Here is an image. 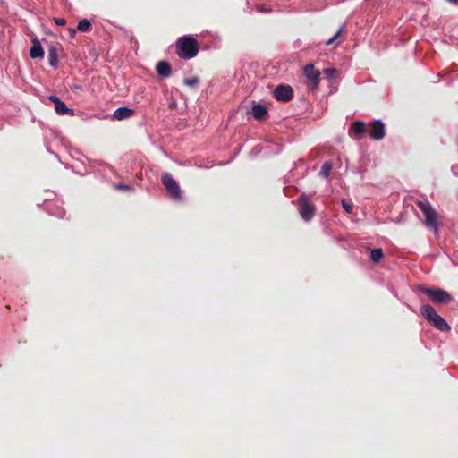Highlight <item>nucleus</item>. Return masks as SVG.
Instances as JSON below:
<instances>
[{
    "label": "nucleus",
    "instance_id": "4",
    "mask_svg": "<svg viewBox=\"0 0 458 458\" xmlns=\"http://www.w3.org/2000/svg\"><path fill=\"white\" fill-rule=\"evenodd\" d=\"M420 289L435 303L445 304L453 299L448 292L440 288L421 287Z\"/></svg>",
    "mask_w": 458,
    "mask_h": 458
},
{
    "label": "nucleus",
    "instance_id": "23",
    "mask_svg": "<svg viewBox=\"0 0 458 458\" xmlns=\"http://www.w3.org/2000/svg\"><path fill=\"white\" fill-rule=\"evenodd\" d=\"M344 28V25L343 24L340 29L335 33L333 37H331L327 42L326 45H331L334 43V41L341 35L343 30Z\"/></svg>",
    "mask_w": 458,
    "mask_h": 458
},
{
    "label": "nucleus",
    "instance_id": "11",
    "mask_svg": "<svg viewBox=\"0 0 458 458\" xmlns=\"http://www.w3.org/2000/svg\"><path fill=\"white\" fill-rule=\"evenodd\" d=\"M386 135V127L382 120H375L371 124L369 136L373 140H381Z\"/></svg>",
    "mask_w": 458,
    "mask_h": 458
},
{
    "label": "nucleus",
    "instance_id": "28",
    "mask_svg": "<svg viewBox=\"0 0 458 458\" xmlns=\"http://www.w3.org/2000/svg\"><path fill=\"white\" fill-rule=\"evenodd\" d=\"M448 3L452 4H458V0H446Z\"/></svg>",
    "mask_w": 458,
    "mask_h": 458
},
{
    "label": "nucleus",
    "instance_id": "2",
    "mask_svg": "<svg viewBox=\"0 0 458 458\" xmlns=\"http://www.w3.org/2000/svg\"><path fill=\"white\" fill-rule=\"evenodd\" d=\"M198 41L191 36L180 37L176 41V54L182 59L190 60L199 52Z\"/></svg>",
    "mask_w": 458,
    "mask_h": 458
},
{
    "label": "nucleus",
    "instance_id": "19",
    "mask_svg": "<svg viewBox=\"0 0 458 458\" xmlns=\"http://www.w3.org/2000/svg\"><path fill=\"white\" fill-rule=\"evenodd\" d=\"M384 258V252L380 248H375L371 250L370 259L373 262H379Z\"/></svg>",
    "mask_w": 458,
    "mask_h": 458
},
{
    "label": "nucleus",
    "instance_id": "27",
    "mask_svg": "<svg viewBox=\"0 0 458 458\" xmlns=\"http://www.w3.org/2000/svg\"><path fill=\"white\" fill-rule=\"evenodd\" d=\"M296 200L298 201H301V200H308L307 198L305 197V195L302 193L301 195H299L296 199Z\"/></svg>",
    "mask_w": 458,
    "mask_h": 458
},
{
    "label": "nucleus",
    "instance_id": "10",
    "mask_svg": "<svg viewBox=\"0 0 458 458\" xmlns=\"http://www.w3.org/2000/svg\"><path fill=\"white\" fill-rule=\"evenodd\" d=\"M298 211L301 218L309 222L315 215L316 207L313 202H299Z\"/></svg>",
    "mask_w": 458,
    "mask_h": 458
},
{
    "label": "nucleus",
    "instance_id": "1",
    "mask_svg": "<svg viewBox=\"0 0 458 458\" xmlns=\"http://www.w3.org/2000/svg\"><path fill=\"white\" fill-rule=\"evenodd\" d=\"M422 212L423 225L434 233L439 232L442 223L441 217L430 202H416Z\"/></svg>",
    "mask_w": 458,
    "mask_h": 458
},
{
    "label": "nucleus",
    "instance_id": "21",
    "mask_svg": "<svg viewBox=\"0 0 458 458\" xmlns=\"http://www.w3.org/2000/svg\"><path fill=\"white\" fill-rule=\"evenodd\" d=\"M90 26L91 23L88 19H82L78 22L77 29L80 31L85 32L89 30Z\"/></svg>",
    "mask_w": 458,
    "mask_h": 458
},
{
    "label": "nucleus",
    "instance_id": "5",
    "mask_svg": "<svg viewBox=\"0 0 458 458\" xmlns=\"http://www.w3.org/2000/svg\"><path fill=\"white\" fill-rule=\"evenodd\" d=\"M161 181L171 198L174 199H179L182 198V191L180 185L174 179L170 173H163L161 175Z\"/></svg>",
    "mask_w": 458,
    "mask_h": 458
},
{
    "label": "nucleus",
    "instance_id": "13",
    "mask_svg": "<svg viewBox=\"0 0 458 458\" xmlns=\"http://www.w3.org/2000/svg\"><path fill=\"white\" fill-rule=\"evenodd\" d=\"M134 114V110L127 106H121L114 110L113 113V118L118 121H122L129 118Z\"/></svg>",
    "mask_w": 458,
    "mask_h": 458
},
{
    "label": "nucleus",
    "instance_id": "29",
    "mask_svg": "<svg viewBox=\"0 0 458 458\" xmlns=\"http://www.w3.org/2000/svg\"><path fill=\"white\" fill-rule=\"evenodd\" d=\"M452 171H453V173L454 174V175L458 176V171H456V168H455V167H453V168H452Z\"/></svg>",
    "mask_w": 458,
    "mask_h": 458
},
{
    "label": "nucleus",
    "instance_id": "12",
    "mask_svg": "<svg viewBox=\"0 0 458 458\" xmlns=\"http://www.w3.org/2000/svg\"><path fill=\"white\" fill-rule=\"evenodd\" d=\"M156 71L161 78H168L172 74V67L166 61H160L156 65Z\"/></svg>",
    "mask_w": 458,
    "mask_h": 458
},
{
    "label": "nucleus",
    "instance_id": "14",
    "mask_svg": "<svg viewBox=\"0 0 458 458\" xmlns=\"http://www.w3.org/2000/svg\"><path fill=\"white\" fill-rule=\"evenodd\" d=\"M30 55L32 59H42L44 57V49L37 38L32 40Z\"/></svg>",
    "mask_w": 458,
    "mask_h": 458
},
{
    "label": "nucleus",
    "instance_id": "16",
    "mask_svg": "<svg viewBox=\"0 0 458 458\" xmlns=\"http://www.w3.org/2000/svg\"><path fill=\"white\" fill-rule=\"evenodd\" d=\"M48 62L51 67L56 68L58 64L57 48L55 46H50L47 49Z\"/></svg>",
    "mask_w": 458,
    "mask_h": 458
},
{
    "label": "nucleus",
    "instance_id": "26",
    "mask_svg": "<svg viewBox=\"0 0 458 458\" xmlns=\"http://www.w3.org/2000/svg\"><path fill=\"white\" fill-rule=\"evenodd\" d=\"M55 22L56 25L63 26L66 23V21L64 18H55Z\"/></svg>",
    "mask_w": 458,
    "mask_h": 458
},
{
    "label": "nucleus",
    "instance_id": "15",
    "mask_svg": "<svg viewBox=\"0 0 458 458\" xmlns=\"http://www.w3.org/2000/svg\"><path fill=\"white\" fill-rule=\"evenodd\" d=\"M267 114V108L261 104H254L252 106V116L256 120H262Z\"/></svg>",
    "mask_w": 458,
    "mask_h": 458
},
{
    "label": "nucleus",
    "instance_id": "24",
    "mask_svg": "<svg viewBox=\"0 0 458 458\" xmlns=\"http://www.w3.org/2000/svg\"><path fill=\"white\" fill-rule=\"evenodd\" d=\"M346 213L352 214L353 209V202H341Z\"/></svg>",
    "mask_w": 458,
    "mask_h": 458
},
{
    "label": "nucleus",
    "instance_id": "7",
    "mask_svg": "<svg viewBox=\"0 0 458 458\" xmlns=\"http://www.w3.org/2000/svg\"><path fill=\"white\" fill-rule=\"evenodd\" d=\"M38 207L51 216L62 218L65 214L64 208L60 205H57L56 202H42Z\"/></svg>",
    "mask_w": 458,
    "mask_h": 458
},
{
    "label": "nucleus",
    "instance_id": "20",
    "mask_svg": "<svg viewBox=\"0 0 458 458\" xmlns=\"http://www.w3.org/2000/svg\"><path fill=\"white\" fill-rule=\"evenodd\" d=\"M352 131L360 135L365 131V123L362 121H356L352 124Z\"/></svg>",
    "mask_w": 458,
    "mask_h": 458
},
{
    "label": "nucleus",
    "instance_id": "9",
    "mask_svg": "<svg viewBox=\"0 0 458 458\" xmlns=\"http://www.w3.org/2000/svg\"><path fill=\"white\" fill-rule=\"evenodd\" d=\"M303 71L305 76L311 82L312 89H317L320 81V72L315 69L313 64H306Z\"/></svg>",
    "mask_w": 458,
    "mask_h": 458
},
{
    "label": "nucleus",
    "instance_id": "6",
    "mask_svg": "<svg viewBox=\"0 0 458 458\" xmlns=\"http://www.w3.org/2000/svg\"><path fill=\"white\" fill-rule=\"evenodd\" d=\"M274 98L282 102H288L293 98V88L290 85L280 84L274 89Z\"/></svg>",
    "mask_w": 458,
    "mask_h": 458
},
{
    "label": "nucleus",
    "instance_id": "25",
    "mask_svg": "<svg viewBox=\"0 0 458 458\" xmlns=\"http://www.w3.org/2000/svg\"><path fill=\"white\" fill-rule=\"evenodd\" d=\"M336 72L337 71L335 68H327L324 70V73L327 75L328 80H331Z\"/></svg>",
    "mask_w": 458,
    "mask_h": 458
},
{
    "label": "nucleus",
    "instance_id": "17",
    "mask_svg": "<svg viewBox=\"0 0 458 458\" xmlns=\"http://www.w3.org/2000/svg\"><path fill=\"white\" fill-rule=\"evenodd\" d=\"M333 169V165L330 161L325 162L322 165L319 174L322 175L325 179H327L331 174Z\"/></svg>",
    "mask_w": 458,
    "mask_h": 458
},
{
    "label": "nucleus",
    "instance_id": "18",
    "mask_svg": "<svg viewBox=\"0 0 458 458\" xmlns=\"http://www.w3.org/2000/svg\"><path fill=\"white\" fill-rule=\"evenodd\" d=\"M113 188L116 191H121L123 192H132L134 191V188L131 184L124 182L114 183Z\"/></svg>",
    "mask_w": 458,
    "mask_h": 458
},
{
    "label": "nucleus",
    "instance_id": "3",
    "mask_svg": "<svg viewBox=\"0 0 458 458\" xmlns=\"http://www.w3.org/2000/svg\"><path fill=\"white\" fill-rule=\"evenodd\" d=\"M420 313L423 318L435 328L441 332H448L451 327L429 304H424L420 307Z\"/></svg>",
    "mask_w": 458,
    "mask_h": 458
},
{
    "label": "nucleus",
    "instance_id": "22",
    "mask_svg": "<svg viewBox=\"0 0 458 458\" xmlns=\"http://www.w3.org/2000/svg\"><path fill=\"white\" fill-rule=\"evenodd\" d=\"M183 83L187 86H189L190 88H195L199 85V79L196 76L194 77H191V78H185L183 80Z\"/></svg>",
    "mask_w": 458,
    "mask_h": 458
},
{
    "label": "nucleus",
    "instance_id": "8",
    "mask_svg": "<svg viewBox=\"0 0 458 458\" xmlns=\"http://www.w3.org/2000/svg\"><path fill=\"white\" fill-rule=\"evenodd\" d=\"M48 99L55 105V110L59 115H74V110L69 108L58 97L51 95Z\"/></svg>",
    "mask_w": 458,
    "mask_h": 458
}]
</instances>
